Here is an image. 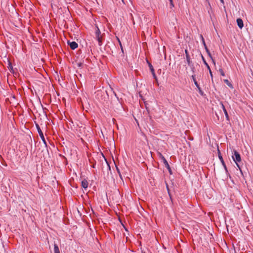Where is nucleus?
Here are the masks:
<instances>
[{"label": "nucleus", "instance_id": "obj_1", "mask_svg": "<svg viewBox=\"0 0 253 253\" xmlns=\"http://www.w3.org/2000/svg\"><path fill=\"white\" fill-rule=\"evenodd\" d=\"M232 158L235 163H237V162H240L241 161L240 155L237 151L234 150Z\"/></svg>", "mask_w": 253, "mask_h": 253}, {"label": "nucleus", "instance_id": "obj_2", "mask_svg": "<svg viewBox=\"0 0 253 253\" xmlns=\"http://www.w3.org/2000/svg\"><path fill=\"white\" fill-rule=\"evenodd\" d=\"M36 127H37V130L38 131V133L39 134V135L41 137V138L42 139V142H43V143L46 146V141L45 140V138H44V135H43V134L40 127V126L38 125H36Z\"/></svg>", "mask_w": 253, "mask_h": 253}, {"label": "nucleus", "instance_id": "obj_3", "mask_svg": "<svg viewBox=\"0 0 253 253\" xmlns=\"http://www.w3.org/2000/svg\"><path fill=\"white\" fill-rule=\"evenodd\" d=\"M100 34H101L100 31L98 27H97V29L96 30V31H95V36H96V38L98 42V44L99 45H101V40Z\"/></svg>", "mask_w": 253, "mask_h": 253}, {"label": "nucleus", "instance_id": "obj_4", "mask_svg": "<svg viewBox=\"0 0 253 253\" xmlns=\"http://www.w3.org/2000/svg\"><path fill=\"white\" fill-rule=\"evenodd\" d=\"M192 78L193 80V82L194 83V84H195V85L196 86L197 88H198V91H199V92L200 94L201 95H203V91L201 90V87H200L199 85L198 84L196 79H195V76L194 75H192Z\"/></svg>", "mask_w": 253, "mask_h": 253}, {"label": "nucleus", "instance_id": "obj_5", "mask_svg": "<svg viewBox=\"0 0 253 253\" xmlns=\"http://www.w3.org/2000/svg\"><path fill=\"white\" fill-rule=\"evenodd\" d=\"M185 54H186V61H187V62L188 65L189 66H193V65H192L191 61V60H190V55H189V53H188V51H187V49H185Z\"/></svg>", "mask_w": 253, "mask_h": 253}, {"label": "nucleus", "instance_id": "obj_6", "mask_svg": "<svg viewBox=\"0 0 253 253\" xmlns=\"http://www.w3.org/2000/svg\"><path fill=\"white\" fill-rule=\"evenodd\" d=\"M218 157H219V160H220V161H221V162L222 163V166H223V167H224V168L225 169V170L226 171V174H229V173H228L227 167L226 166L225 163L224 162V160H223V159L222 158V157L220 154H219L218 155Z\"/></svg>", "mask_w": 253, "mask_h": 253}, {"label": "nucleus", "instance_id": "obj_7", "mask_svg": "<svg viewBox=\"0 0 253 253\" xmlns=\"http://www.w3.org/2000/svg\"><path fill=\"white\" fill-rule=\"evenodd\" d=\"M68 44H69L70 47L72 49H75L77 48L78 46V43L75 42H68Z\"/></svg>", "mask_w": 253, "mask_h": 253}, {"label": "nucleus", "instance_id": "obj_8", "mask_svg": "<svg viewBox=\"0 0 253 253\" xmlns=\"http://www.w3.org/2000/svg\"><path fill=\"white\" fill-rule=\"evenodd\" d=\"M201 38H202V41H203V42L204 43V46H205V48H206V50L208 53V54H209V56L210 57V58L212 59V62L213 63L215 64V62H214V60L213 59V58H212V56L210 52V51H209L208 49L207 48V46H206V43L205 42V41H204V38L203 37V36L201 35Z\"/></svg>", "mask_w": 253, "mask_h": 253}, {"label": "nucleus", "instance_id": "obj_9", "mask_svg": "<svg viewBox=\"0 0 253 253\" xmlns=\"http://www.w3.org/2000/svg\"><path fill=\"white\" fill-rule=\"evenodd\" d=\"M201 38H202V41H203V42L204 43V46H205V48H206V50L208 53V54H209V56L210 57V58L212 59V62L213 63L215 64V62H214V60L213 59V58H212V56L210 52V51H209L208 49L207 48V46H206V43L205 42V41H204V38L203 37V36L201 35Z\"/></svg>", "mask_w": 253, "mask_h": 253}, {"label": "nucleus", "instance_id": "obj_10", "mask_svg": "<svg viewBox=\"0 0 253 253\" xmlns=\"http://www.w3.org/2000/svg\"><path fill=\"white\" fill-rule=\"evenodd\" d=\"M237 23L238 26L240 29H242L244 27V23H243V21L242 19L238 18L237 19Z\"/></svg>", "mask_w": 253, "mask_h": 253}, {"label": "nucleus", "instance_id": "obj_11", "mask_svg": "<svg viewBox=\"0 0 253 253\" xmlns=\"http://www.w3.org/2000/svg\"><path fill=\"white\" fill-rule=\"evenodd\" d=\"M221 107H222V108L223 111L224 112V114L225 115L226 120H229V117L228 116L227 111L226 109H225V107L224 105L223 104V103H221Z\"/></svg>", "mask_w": 253, "mask_h": 253}, {"label": "nucleus", "instance_id": "obj_12", "mask_svg": "<svg viewBox=\"0 0 253 253\" xmlns=\"http://www.w3.org/2000/svg\"><path fill=\"white\" fill-rule=\"evenodd\" d=\"M82 186L84 189H86L88 187V182L86 180L84 179L82 181Z\"/></svg>", "mask_w": 253, "mask_h": 253}, {"label": "nucleus", "instance_id": "obj_13", "mask_svg": "<svg viewBox=\"0 0 253 253\" xmlns=\"http://www.w3.org/2000/svg\"><path fill=\"white\" fill-rule=\"evenodd\" d=\"M163 159L164 163L165 164V166L169 169V172H170V167H169L168 162H167V161L165 159V158L164 157H163Z\"/></svg>", "mask_w": 253, "mask_h": 253}, {"label": "nucleus", "instance_id": "obj_14", "mask_svg": "<svg viewBox=\"0 0 253 253\" xmlns=\"http://www.w3.org/2000/svg\"><path fill=\"white\" fill-rule=\"evenodd\" d=\"M54 253H60L59 249L56 244H54Z\"/></svg>", "mask_w": 253, "mask_h": 253}, {"label": "nucleus", "instance_id": "obj_15", "mask_svg": "<svg viewBox=\"0 0 253 253\" xmlns=\"http://www.w3.org/2000/svg\"><path fill=\"white\" fill-rule=\"evenodd\" d=\"M202 60H203V61L204 64L206 66V67H207L208 69L210 70V66L209 65L208 63L206 62V60L205 59V58H204V57H203V55H202Z\"/></svg>", "mask_w": 253, "mask_h": 253}, {"label": "nucleus", "instance_id": "obj_16", "mask_svg": "<svg viewBox=\"0 0 253 253\" xmlns=\"http://www.w3.org/2000/svg\"><path fill=\"white\" fill-rule=\"evenodd\" d=\"M224 82L225 83H226V84L229 86V87H232V84L229 82V81L228 80H224Z\"/></svg>", "mask_w": 253, "mask_h": 253}, {"label": "nucleus", "instance_id": "obj_17", "mask_svg": "<svg viewBox=\"0 0 253 253\" xmlns=\"http://www.w3.org/2000/svg\"><path fill=\"white\" fill-rule=\"evenodd\" d=\"M219 72L222 76H225L224 72L222 69H219Z\"/></svg>", "mask_w": 253, "mask_h": 253}, {"label": "nucleus", "instance_id": "obj_18", "mask_svg": "<svg viewBox=\"0 0 253 253\" xmlns=\"http://www.w3.org/2000/svg\"><path fill=\"white\" fill-rule=\"evenodd\" d=\"M150 68L151 71L152 73H154L155 72H154V69H153V68L152 65L150 66Z\"/></svg>", "mask_w": 253, "mask_h": 253}, {"label": "nucleus", "instance_id": "obj_19", "mask_svg": "<svg viewBox=\"0 0 253 253\" xmlns=\"http://www.w3.org/2000/svg\"><path fill=\"white\" fill-rule=\"evenodd\" d=\"M209 72H210V76H211V78L212 79L213 76H212V72H211V68L210 69V70H209Z\"/></svg>", "mask_w": 253, "mask_h": 253}, {"label": "nucleus", "instance_id": "obj_20", "mask_svg": "<svg viewBox=\"0 0 253 253\" xmlns=\"http://www.w3.org/2000/svg\"><path fill=\"white\" fill-rule=\"evenodd\" d=\"M152 74H153V76L154 78L156 81H157V77H156V74H155V72H154V73H152Z\"/></svg>", "mask_w": 253, "mask_h": 253}, {"label": "nucleus", "instance_id": "obj_21", "mask_svg": "<svg viewBox=\"0 0 253 253\" xmlns=\"http://www.w3.org/2000/svg\"><path fill=\"white\" fill-rule=\"evenodd\" d=\"M167 190H168V192L169 195V197H170V199L171 200V195H170V193H169V188H168V186H167Z\"/></svg>", "mask_w": 253, "mask_h": 253}, {"label": "nucleus", "instance_id": "obj_22", "mask_svg": "<svg viewBox=\"0 0 253 253\" xmlns=\"http://www.w3.org/2000/svg\"><path fill=\"white\" fill-rule=\"evenodd\" d=\"M238 163L239 162H237V163H236L237 166L238 167V168H239V169H240V171H241V168L239 166V165L238 164Z\"/></svg>", "mask_w": 253, "mask_h": 253}, {"label": "nucleus", "instance_id": "obj_23", "mask_svg": "<svg viewBox=\"0 0 253 253\" xmlns=\"http://www.w3.org/2000/svg\"><path fill=\"white\" fill-rule=\"evenodd\" d=\"M118 41H119V43H120V46H121V47L122 49H123V48H122V46L121 42H120V40H119V39H118Z\"/></svg>", "mask_w": 253, "mask_h": 253}, {"label": "nucleus", "instance_id": "obj_24", "mask_svg": "<svg viewBox=\"0 0 253 253\" xmlns=\"http://www.w3.org/2000/svg\"><path fill=\"white\" fill-rule=\"evenodd\" d=\"M117 171L119 173V175L121 176L120 171L118 168H117Z\"/></svg>", "mask_w": 253, "mask_h": 253}, {"label": "nucleus", "instance_id": "obj_25", "mask_svg": "<svg viewBox=\"0 0 253 253\" xmlns=\"http://www.w3.org/2000/svg\"><path fill=\"white\" fill-rule=\"evenodd\" d=\"M9 68H10L11 69H12V66L11 64L10 63H9Z\"/></svg>", "mask_w": 253, "mask_h": 253}, {"label": "nucleus", "instance_id": "obj_26", "mask_svg": "<svg viewBox=\"0 0 253 253\" xmlns=\"http://www.w3.org/2000/svg\"><path fill=\"white\" fill-rule=\"evenodd\" d=\"M78 66H79V67H81V66H82V63H78Z\"/></svg>", "mask_w": 253, "mask_h": 253}, {"label": "nucleus", "instance_id": "obj_27", "mask_svg": "<svg viewBox=\"0 0 253 253\" xmlns=\"http://www.w3.org/2000/svg\"><path fill=\"white\" fill-rule=\"evenodd\" d=\"M170 3V5H171V6H172V7H173V6H174V4H173V2H172V3Z\"/></svg>", "mask_w": 253, "mask_h": 253}, {"label": "nucleus", "instance_id": "obj_28", "mask_svg": "<svg viewBox=\"0 0 253 253\" xmlns=\"http://www.w3.org/2000/svg\"><path fill=\"white\" fill-rule=\"evenodd\" d=\"M169 0L170 3H172V2H173L172 0Z\"/></svg>", "mask_w": 253, "mask_h": 253}, {"label": "nucleus", "instance_id": "obj_29", "mask_svg": "<svg viewBox=\"0 0 253 253\" xmlns=\"http://www.w3.org/2000/svg\"><path fill=\"white\" fill-rule=\"evenodd\" d=\"M221 2H223V0H220Z\"/></svg>", "mask_w": 253, "mask_h": 253}]
</instances>
